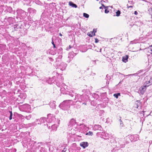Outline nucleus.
<instances>
[{
    "label": "nucleus",
    "instance_id": "13",
    "mask_svg": "<svg viewBox=\"0 0 152 152\" xmlns=\"http://www.w3.org/2000/svg\"><path fill=\"white\" fill-rule=\"evenodd\" d=\"M10 117H9V119H10V120H11L12 118V111H10Z\"/></svg>",
    "mask_w": 152,
    "mask_h": 152
},
{
    "label": "nucleus",
    "instance_id": "15",
    "mask_svg": "<svg viewBox=\"0 0 152 152\" xmlns=\"http://www.w3.org/2000/svg\"><path fill=\"white\" fill-rule=\"evenodd\" d=\"M89 135H93V132H89L87 134Z\"/></svg>",
    "mask_w": 152,
    "mask_h": 152
},
{
    "label": "nucleus",
    "instance_id": "32",
    "mask_svg": "<svg viewBox=\"0 0 152 152\" xmlns=\"http://www.w3.org/2000/svg\"><path fill=\"white\" fill-rule=\"evenodd\" d=\"M120 121L121 122L122 121H121V119L120 120Z\"/></svg>",
    "mask_w": 152,
    "mask_h": 152
},
{
    "label": "nucleus",
    "instance_id": "20",
    "mask_svg": "<svg viewBox=\"0 0 152 152\" xmlns=\"http://www.w3.org/2000/svg\"><path fill=\"white\" fill-rule=\"evenodd\" d=\"M127 7L128 9H129V8H132V7H133V6H128V5H127Z\"/></svg>",
    "mask_w": 152,
    "mask_h": 152
},
{
    "label": "nucleus",
    "instance_id": "5",
    "mask_svg": "<svg viewBox=\"0 0 152 152\" xmlns=\"http://www.w3.org/2000/svg\"><path fill=\"white\" fill-rule=\"evenodd\" d=\"M147 87L145 86V84H144L143 86L140 88V90L143 93L146 90Z\"/></svg>",
    "mask_w": 152,
    "mask_h": 152
},
{
    "label": "nucleus",
    "instance_id": "11",
    "mask_svg": "<svg viewBox=\"0 0 152 152\" xmlns=\"http://www.w3.org/2000/svg\"><path fill=\"white\" fill-rule=\"evenodd\" d=\"M120 11L119 10H118L116 12V15L117 16H118L120 15Z\"/></svg>",
    "mask_w": 152,
    "mask_h": 152
},
{
    "label": "nucleus",
    "instance_id": "9",
    "mask_svg": "<svg viewBox=\"0 0 152 152\" xmlns=\"http://www.w3.org/2000/svg\"><path fill=\"white\" fill-rule=\"evenodd\" d=\"M148 11L150 15L152 16V8L149 7L148 8Z\"/></svg>",
    "mask_w": 152,
    "mask_h": 152
},
{
    "label": "nucleus",
    "instance_id": "10",
    "mask_svg": "<svg viewBox=\"0 0 152 152\" xmlns=\"http://www.w3.org/2000/svg\"><path fill=\"white\" fill-rule=\"evenodd\" d=\"M39 121L41 123H44L45 121V118H41L39 119Z\"/></svg>",
    "mask_w": 152,
    "mask_h": 152
},
{
    "label": "nucleus",
    "instance_id": "7",
    "mask_svg": "<svg viewBox=\"0 0 152 152\" xmlns=\"http://www.w3.org/2000/svg\"><path fill=\"white\" fill-rule=\"evenodd\" d=\"M69 4L70 6H72L73 7L76 8L77 7L76 4L73 3L71 2H69Z\"/></svg>",
    "mask_w": 152,
    "mask_h": 152
},
{
    "label": "nucleus",
    "instance_id": "33",
    "mask_svg": "<svg viewBox=\"0 0 152 152\" xmlns=\"http://www.w3.org/2000/svg\"><path fill=\"white\" fill-rule=\"evenodd\" d=\"M102 6H104V7H105V6L104 5H102Z\"/></svg>",
    "mask_w": 152,
    "mask_h": 152
},
{
    "label": "nucleus",
    "instance_id": "28",
    "mask_svg": "<svg viewBox=\"0 0 152 152\" xmlns=\"http://www.w3.org/2000/svg\"><path fill=\"white\" fill-rule=\"evenodd\" d=\"M99 9H102V7H99Z\"/></svg>",
    "mask_w": 152,
    "mask_h": 152
},
{
    "label": "nucleus",
    "instance_id": "26",
    "mask_svg": "<svg viewBox=\"0 0 152 152\" xmlns=\"http://www.w3.org/2000/svg\"><path fill=\"white\" fill-rule=\"evenodd\" d=\"M66 150H65L64 149L62 151V152H65Z\"/></svg>",
    "mask_w": 152,
    "mask_h": 152
},
{
    "label": "nucleus",
    "instance_id": "18",
    "mask_svg": "<svg viewBox=\"0 0 152 152\" xmlns=\"http://www.w3.org/2000/svg\"><path fill=\"white\" fill-rule=\"evenodd\" d=\"M52 44L53 45V47L54 48H56V46H55V45L54 44V42H53V41H52Z\"/></svg>",
    "mask_w": 152,
    "mask_h": 152
},
{
    "label": "nucleus",
    "instance_id": "19",
    "mask_svg": "<svg viewBox=\"0 0 152 152\" xmlns=\"http://www.w3.org/2000/svg\"><path fill=\"white\" fill-rule=\"evenodd\" d=\"M109 12L108 10H107V9H106L105 10V12L106 13H107Z\"/></svg>",
    "mask_w": 152,
    "mask_h": 152
},
{
    "label": "nucleus",
    "instance_id": "29",
    "mask_svg": "<svg viewBox=\"0 0 152 152\" xmlns=\"http://www.w3.org/2000/svg\"><path fill=\"white\" fill-rule=\"evenodd\" d=\"M59 35H60V36H62V35L61 34V33H60L59 34Z\"/></svg>",
    "mask_w": 152,
    "mask_h": 152
},
{
    "label": "nucleus",
    "instance_id": "31",
    "mask_svg": "<svg viewBox=\"0 0 152 152\" xmlns=\"http://www.w3.org/2000/svg\"><path fill=\"white\" fill-rule=\"evenodd\" d=\"M95 35V32L94 33V35Z\"/></svg>",
    "mask_w": 152,
    "mask_h": 152
},
{
    "label": "nucleus",
    "instance_id": "21",
    "mask_svg": "<svg viewBox=\"0 0 152 152\" xmlns=\"http://www.w3.org/2000/svg\"><path fill=\"white\" fill-rule=\"evenodd\" d=\"M99 42V40L98 39H95V42L96 43H97L98 42Z\"/></svg>",
    "mask_w": 152,
    "mask_h": 152
},
{
    "label": "nucleus",
    "instance_id": "6",
    "mask_svg": "<svg viewBox=\"0 0 152 152\" xmlns=\"http://www.w3.org/2000/svg\"><path fill=\"white\" fill-rule=\"evenodd\" d=\"M128 58V56H126L124 57L123 58V61L125 63H126L127 61V59Z\"/></svg>",
    "mask_w": 152,
    "mask_h": 152
},
{
    "label": "nucleus",
    "instance_id": "27",
    "mask_svg": "<svg viewBox=\"0 0 152 152\" xmlns=\"http://www.w3.org/2000/svg\"><path fill=\"white\" fill-rule=\"evenodd\" d=\"M36 125V124H35V123H34L32 124V125Z\"/></svg>",
    "mask_w": 152,
    "mask_h": 152
},
{
    "label": "nucleus",
    "instance_id": "24",
    "mask_svg": "<svg viewBox=\"0 0 152 152\" xmlns=\"http://www.w3.org/2000/svg\"><path fill=\"white\" fill-rule=\"evenodd\" d=\"M117 95H118V96H120V93H118V94H117Z\"/></svg>",
    "mask_w": 152,
    "mask_h": 152
},
{
    "label": "nucleus",
    "instance_id": "14",
    "mask_svg": "<svg viewBox=\"0 0 152 152\" xmlns=\"http://www.w3.org/2000/svg\"><path fill=\"white\" fill-rule=\"evenodd\" d=\"M31 117V115H29L28 116H26V118L27 120L29 119Z\"/></svg>",
    "mask_w": 152,
    "mask_h": 152
},
{
    "label": "nucleus",
    "instance_id": "16",
    "mask_svg": "<svg viewBox=\"0 0 152 152\" xmlns=\"http://www.w3.org/2000/svg\"><path fill=\"white\" fill-rule=\"evenodd\" d=\"M152 46H150L148 48V50L149 51L150 50H151L152 52Z\"/></svg>",
    "mask_w": 152,
    "mask_h": 152
},
{
    "label": "nucleus",
    "instance_id": "30",
    "mask_svg": "<svg viewBox=\"0 0 152 152\" xmlns=\"http://www.w3.org/2000/svg\"><path fill=\"white\" fill-rule=\"evenodd\" d=\"M94 31V30L93 31H92V33H93Z\"/></svg>",
    "mask_w": 152,
    "mask_h": 152
},
{
    "label": "nucleus",
    "instance_id": "25",
    "mask_svg": "<svg viewBox=\"0 0 152 152\" xmlns=\"http://www.w3.org/2000/svg\"><path fill=\"white\" fill-rule=\"evenodd\" d=\"M135 74H130V75H128L127 76H130V75H135Z\"/></svg>",
    "mask_w": 152,
    "mask_h": 152
},
{
    "label": "nucleus",
    "instance_id": "1",
    "mask_svg": "<svg viewBox=\"0 0 152 152\" xmlns=\"http://www.w3.org/2000/svg\"><path fill=\"white\" fill-rule=\"evenodd\" d=\"M59 107L64 110L67 109L69 107V104L68 101H64L59 105Z\"/></svg>",
    "mask_w": 152,
    "mask_h": 152
},
{
    "label": "nucleus",
    "instance_id": "22",
    "mask_svg": "<svg viewBox=\"0 0 152 152\" xmlns=\"http://www.w3.org/2000/svg\"><path fill=\"white\" fill-rule=\"evenodd\" d=\"M88 35H89L90 37H92V35L91 34H89V33H88Z\"/></svg>",
    "mask_w": 152,
    "mask_h": 152
},
{
    "label": "nucleus",
    "instance_id": "12",
    "mask_svg": "<svg viewBox=\"0 0 152 152\" xmlns=\"http://www.w3.org/2000/svg\"><path fill=\"white\" fill-rule=\"evenodd\" d=\"M83 15L84 17L86 18H88L89 17V15L86 13H84Z\"/></svg>",
    "mask_w": 152,
    "mask_h": 152
},
{
    "label": "nucleus",
    "instance_id": "4",
    "mask_svg": "<svg viewBox=\"0 0 152 152\" xmlns=\"http://www.w3.org/2000/svg\"><path fill=\"white\" fill-rule=\"evenodd\" d=\"M80 145L85 148L88 146V143L87 142H83L80 143Z\"/></svg>",
    "mask_w": 152,
    "mask_h": 152
},
{
    "label": "nucleus",
    "instance_id": "17",
    "mask_svg": "<svg viewBox=\"0 0 152 152\" xmlns=\"http://www.w3.org/2000/svg\"><path fill=\"white\" fill-rule=\"evenodd\" d=\"M113 96H114V97L115 98H118V96L117 95V94H114L113 95Z\"/></svg>",
    "mask_w": 152,
    "mask_h": 152
},
{
    "label": "nucleus",
    "instance_id": "2",
    "mask_svg": "<svg viewBox=\"0 0 152 152\" xmlns=\"http://www.w3.org/2000/svg\"><path fill=\"white\" fill-rule=\"evenodd\" d=\"M114 56V54L112 53H108L105 55V56L107 58H109L110 60L113 58Z\"/></svg>",
    "mask_w": 152,
    "mask_h": 152
},
{
    "label": "nucleus",
    "instance_id": "3",
    "mask_svg": "<svg viewBox=\"0 0 152 152\" xmlns=\"http://www.w3.org/2000/svg\"><path fill=\"white\" fill-rule=\"evenodd\" d=\"M144 84L147 87L151 85L152 84V77L150 78L149 80L146 81Z\"/></svg>",
    "mask_w": 152,
    "mask_h": 152
},
{
    "label": "nucleus",
    "instance_id": "23",
    "mask_svg": "<svg viewBox=\"0 0 152 152\" xmlns=\"http://www.w3.org/2000/svg\"><path fill=\"white\" fill-rule=\"evenodd\" d=\"M134 13L135 15H137V12L136 11H135L134 12Z\"/></svg>",
    "mask_w": 152,
    "mask_h": 152
},
{
    "label": "nucleus",
    "instance_id": "8",
    "mask_svg": "<svg viewBox=\"0 0 152 152\" xmlns=\"http://www.w3.org/2000/svg\"><path fill=\"white\" fill-rule=\"evenodd\" d=\"M70 123L72 125H73L75 123V120L74 119H72L71 120Z\"/></svg>",
    "mask_w": 152,
    "mask_h": 152
}]
</instances>
